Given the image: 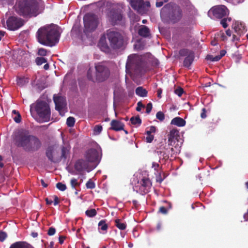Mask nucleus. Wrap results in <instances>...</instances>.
I'll list each match as a JSON object with an SVG mask.
<instances>
[{
    "label": "nucleus",
    "mask_w": 248,
    "mask_h": 248,
    "mask_svg": "<svg viewBox=\"0 0 248 248\" xmlns=\"http://www.w3.org/2000/svg\"><path fill=\"white\" fill-rule=\"evenodd\" d=\"M145 106L143 105L141 102L139 101L137 103V107L136 108V110L137 111H140L141 110V108H144Z\"/></svg>",
    "instance_id": "5fc2aeb1"
},
{
    "label": "nucleus",
    "mask_w": 248,
    "mask_h": 248,
    "mask_svg": "<svg viewBox=\"0 0 248 248\" xmlns=\"http://www.w3.org/2000/svg\"><path fill=\"white\" fill-rule=\"evenodd\" d=\"M59 202V199L57 196H54V205H57Z\"/></svg>",
    "instance_id": "052dcab7"
},
{
    "label": "nucleus",
    "mask_w": 248,
    "mask_h": 248,
    "mask_svg": "<svg viewBox=\"0 0 248 248\" xmlns=\"http://www.w3.org/2000/svg\"><path fill=\"white\" fill-rule=\"evenodd\" d=\"M35 110L41 120V122H47L50 119V108L45 101H37L35 106Z\"/></svg>",
    "instance_id": "423d86ee"
},
{
    "label": "nucleus",
    "mask_w": 248,
    "mask_h": 248,
    "mask_svg": "<svg viewBox=\"0 0 248 248\" xmlns=\"http://www.w3.org/2000/svg\"><path fill=\"white\" fill-rule=\"evenodd\" d=\"M173 151L174 149L173 148L170 149L167 148L166 145H164L163 144L157 149L156 153L159 156V157L160 159H163L166 161L169 158L170 151L173 152Z\"/></svg>",
    "instance_id": "a211bd4d"
},
{
    "label": "nucleus",
    "mask_w": 248,
    "mask_h": 248,
    "mask_svg": "<svg viewBox=\"0 0 248 248\" xmlns=\"http://www.w3.org/2000/svg\"><path fill=\"white\" fill-rule=\"evenodd\" d=\"M206 59L207 60L211 61V62H217L220 60L219 56H213L212 55H208L206 56Z\"/></svg>",
    "instance_id": "58836bf2"
},
{
    "label": "nucleus",
    "mask_w": 248,
    "mask_h": 248,
    "mask_svg": "<svg viewBox=\"0 0 248 248\" xmlns=\"http://www.w3.org/2000/svg\"><path fill=\"white\" fill-rule=\"evenodd\" d=\"M84 157L86 161L89 163L97 162L98 161L99 154L98 151L94 149H90L87 150Z\"/></svg>",
    "instance_id": "dca6fc26"
},
{
    "label": "nucleus",
    "mask_w": 248,
    "mask_h": 248,
    "mask_svg": "<svg viewBox=\"0 0 248 248\" xmlns=\"http://www.w3.org/2000/svg\"><path fill=\"white\" fill-rule=\"evenodd\" d=\"M74 169L78 174H83L85 171L90 172L95 167H91L89 164L83 159H78L74 164Z\"/></svg>",
    "instance_id": "9b49d317"
},
{
    "label": "nucleus",
    "mask_w": 248,
    "mask_h": 248,
    "mask_svg": "<svg viewBox=\"0 0 248 248\" xmlns=\"http://www.w3.org/2000/svg\"><path fill=\"white\" fill-rule=\"evenodd\" d=\"M86 186L88 189H93L95 187V183L92 180L89 179L86 184Z\"/></svg>",
    "instance_id": "e433bc0d"
},
{
    "label": "nucleus",
    "mask_w": 248,
    "mask_h": 248,
    "mask_svg": "<svg viewBox=\"0 0 248 248\" xmlns=\"http://www.w3.org/2000/svg\"><path fill=\"white\" fill-rule=\"evenodd\" d=\"M136 94L140 97H146L147 95V91L141 86L137 87L135 90Z\"/></svg>",
    "instance_id": "cd10ccee"
},
{
    "label": "nucleus",
    "mask_w": 248,
    "mask_h": 248,
    "mask_svg": "<svg viewBox=\"0 0 248 248\" xmlns=\"http://www.w3.org/2000/svg\"><path fill=\"white\" fill-rule=\"evenodd\" d=\"M170 124L177 126L182 127L186 125V122L183 118L179 117H176L171 120Z\"/></svg>",
    "instance_id": "bb28decb"
},
{
    "label": "nucleus",
    "mask_w": 248,
    "mask_h": 248,
    "mask_svg": "<svg viewBox=\"0 0 248 248\" xmlns=\"http://www.w3.org/2000/svg\"><path fill=\"white\" fill-rule=\"evenodd\" d=\"M98 230H101L102 231L105 232V233L107 232V230L108 229V225L106 223L105 220H102L98 223ZM105 233V232H103Z\"/></svg>",
    "instance_id": "c756f323"
},
{
    "label": "nucleus",
    "mask_w": 248,
    "mask_h": 248,
    "mask_svg": "<svg viewBox=\"0 0 248 248\" xmlns=\"http://www.w3.org/2000/svg\"><path fill=\"white\" fill-rule=\"evenodd\" d=\"M115 226L121 230H124L126 229V224L122 222V219L117 218L115 220Z\"/></svg>",
    "instance_id": "c85d7f7f"
},
{
    "label": "nucleus",
    "mask_w": 248,
    "mask_h": 248,
    "mask_svg": "<svg viewBox=\"0 0 248 248\" xmlns=\"http://www.w3.org/2000/svg\"><path fill=\"white\" fill-rule=\"evenodd\" d=\"M206 110L205 108H203L202 110V113H201V117L202 119H204L206 117Z\"/></svg>",
    "instance_id": "4d7b16f0"
},
{
    "label": "nucleus",
    "mask_w": 248,
    "mask_h": 248,
    "mask_svg": "<svg viewBox=\"0 0 248 248\" xmlns=\"http://www.w3.org/2000/svg\"><path fill=\"white\" fill-rule=\"evenodd\" d=\"M86 215L89 217H93L96 215V211L95 209L87 210L85 212Z\"/></svg>",
    "instance_id": "72a5a7b5"
},
{
    "label": "nucleus",
    "mask_w": 248,
    "mask_h": 248,
    "mask_svg": "<svg viewBox=\"0 0 248 248\" xmlns=\"http://www.w3.org/2000/svg\"><path fill=\"white\" fill-rule=\"evenodd\" d=\"M162 93V90L161 88H159L157 90V97L159 98H161V93Z\"/></svg>",
    "instance_id": "680f3d73"
},
{
    "label": "nucleus",
    "mask_w": 248,
    "mask_h": 248,
    "mask_svg": "<svg viewBox=\"0 0 248 248\" xmlns=\"http://www.w3.org/2000/svg\"><path fill=\"white\" fill-rule=\"evenodd\" d=\"M163 181V179H162L160 175H159V177H158L156 179V182H159V183H161Z\"/></svg>",
    "instance_id": "338daca9"
},
{
    "label": "nucleus",
    "mask_w": 248,
    "mask_h": 248,
    "mask_svg": "<svg viewBox=\"0 0 248 248\" xmlns=\"http://www.w3.org/2000/svg\"><path fill=\"white\" fill-rule=\"evenodd\" d=\"M179 131L176 129H172L168 135V145H171L176 148L179 146V144L176 142H178V138H180Z\"/></svg>",
    "instance_id": "2eb2a0df"
},
{
    "label": "nucleus",
    "mask_w": 248,
    "mask_h": 248,
    "mask_svg": "<svg viewBox=\"0 0 248 248\" xmlns=\"http://www.w3.org/2000/svg\"><path fill=\"white\" fill-rule=\"evenodd\" d=\"M111 127L110 129L119 131L122 130H124V124L123 123L117 120H113L111 121L110 123Z\"/></svg>",
    "instance_id": "4be33fe9"
},
{
    "label": "nucleus",
    "mask_w": 248,
    "mask_h": 248,
    "mask_svg": "<svg viewBox=\"0 0 248 248\" xmlns=\"http://www.w3.org/2000/svg\"><path fill=\"white\" fill-rule=\"evenodd\" d=\"M2 26L9 31H15L21 28L25 24V20L16 16H10L5 21L4 18L1 20Z\"/></svg>",
    "instance_id": "0eeeda50"
},
{
    "label": "nucleus",
    "mask_w": 248,
    "mask_h": 248,
    "mask_svg": "<svg viewBox=\"0 0 248 248\" xmlns=\"http://www.w3.org/2000/svg\"><path fill=\"white\" fill-rule=\"evenodd\" d=\"M87 78L89 80L93 81V70L89 68L87 72Z\"/></svg>",
    "instance_id": "c03bdc74"
},
{
    "label": "nucleus",
    "mask_w": 248,
    "mask_h": 248,
    "mask_svg": "<svg viewBox=\"0 0 248 248\" xmlns=\"http://www.w3.org/2000/svg\"><path fill=\"white\" fill-rule=\"evenodd\" d=\"M65 236H60L59 237V243L60 244H63V242H64V240L65 239Z\"/></svg>",
    "instance_id": "13d9d810"
},
{
    "label": "nucleus",
    "mask_w": 248,
    "mask_h": 248,
    "mask_svg": "<svg viewBox=\"0 0 248 248\" xmlns=\"http://www.w3.org/2000/svg\"><path fill=\"white\" fill-rule=\"evenodd\" d=\"M169 1V0H164L163 1H157L156 2L155 5L157 7H161L164 3H167Z\"/></svg>",
    "instance_id": "603ef678"
},
{
    "label": "nucleus",
    "mask_w": 248,
    "mask_h": 248,
    "mask_svg": "<svg viewBox=\"0 0 248 248\" xmlns=\"http://www.w3.org/2000/svg\"><path fill=\"white\" fill-rule=\"evenodd\" d=\"M226 53V51L225 50H221L220 51V54L217 56H219L220 59H221V58L225 55Z\"/></svg>",
    "instance_id": "bf43d9fd"
},
{
    "label": "nucleus",
    "mask_w": 248,
    "mask_h": 248,
    "mask_svg": "<svg viewBox=\"0 0 248 248\" xmlns=\"http://www.w3.org/2000/svg\"><path fill=\"white\" fill-rule=\"evenodd\" d=\"M40 2L38 0H18L15 5V11L24 17L36 16L39 14Z\"/></svg>",
    "instance_id": "7ed1b4c3"
},
{
    "label": "nucleus",
    "mask_w": 248,
    "mask_h": 248,
    "mask_svg": "<svg viewBox=\"0 0 248 248\" xmlns=\"http://www.w3.org/2000/svg\"><path fill=\"white\" fill-rule=\"evenodd\" d=\"M70 185L72 188H76V186H80V183L78 182L77 179L73 178L70 180Z\"/></svg>",
    "instance_id": "c9c22d12"
},
{
    "label": "nucleus",
    "mask_w": 248,
    "mask_h": 248,
    "mask_svg": "<svg viewBox=\"0 0 248 248\" xmlns=\"http://www.w3.org/2000/svg\"><path fill=\"white\" fill-rule=\"evenodd\" d=\"M35 62L38 65H41L43 63L46 62L47 60L45 58L38 57L36 58Z\"/></svg>",
    "instance_id": "f704fd0d"
},
{
    "label": "nucleus",
    "mask_w": 248,
    "mask_h": 248,
    "mask_svg": "<svg viewBox=\"0 0 248 248\" xmlns=\"http://www.w3.org/2000/svg\"><path fill=\"white\" fill-rule=\"evenodd\" d=\"M152 109V104L151 102H149L147 104L146 107V112L148 114L150 113Z\"/></svg>",
    "instance_id": "09e8293b"
},
{
    "label": "nucleus",
    "mask_w": 248,
    "mask_h": 248,
    "mask_svg": "<svg viewBox=\"0 0 248 248\" xmlns=\"http://www.w3.org/2000/svg\"><path fill=\"white\" fill-rule=\"evenodd\" d=\"M56 230L54 228L50 227L48 230L47 234L49 236H52L55 233Z\"/></svg>",
    "instance_id": "3c124183"
},
{
    "label": "nucleus",
    "mask_w": 248,
    "mask_h": 248,
    "mask_svg": "<svg viewBox=\"0 0 248 248\" xmlns=\"http://www.w3.org/2000/svg\"><path fill=\"white\" fill-rule=\"evenodd\" d=\"M40 182H41V184L42 186L43 187H46L48 185H47V183H46L45 182L44 180H43V179H41V180H40Z\"/></svg>",
    "instance_id": "69168bd1"
},
{
    "label": "nucleus",
    "mask_w": 248,
    "mask_h": 248,
    "mask_svg": "<svg viewBox=\"0 0 248 248\" xmlns=\"http://www.w3.org/2000/svg\"><path fill=\"white\" fill-rule=\"evenodd\" d=\"M232 20L231 17H224L222 18V20L220 21V24L222 25V27L224 28H226L228 27L227 22H231Z\"/></svg>",
    "instance_id": "2f4dec72"
},
{
    "label": "nucleus",
    "mask_w": 248,
    "mask_h": 248,
    "mask_svg": "<svg viewBox=\"0 0 248 248\" xmlns=\"http://www.w3.org/2000/svg\"><path fill=\"white\" fill-rule=\"evenodd\" d=\"M16 145L22 148L25 152L33 153L40 150L42 146L40 140L36 136L30 134L27 130H21L15 136Z\"/></svg>",
    "instance_id": "f257e3e1"
},
{
    "label": "nucleus",
    "mask_w": 248,
    "mask_h": 248,
    "mask_svg": "<svg viewBox=\"0 0 248 248\" xmlns=\"http://www.w3.org/2000/svg\"><path fill=\"white\" fill-rule=\"evenodd\" d=\"M146 138V141L148 143H151L154 140V136L152 135H147Z\"/></svg>",
    "instance_id": "6e6d98bb"
},
{
    "label": "nucleus",
    "mask_w": 248,
    "mask_h": 248,
    "mask_svg": "<svg viewBox=\"0 0 248 248\" xmlns=\"http://www.w3.org/2000/svg\"><path fill=\"white\" fill-rule=\"evenodd\" d=\"M226 33L228 36H231L232 34V31L228 29L226 31Z\"/></svg>",
    "instance_id": "774afa93"
},
{
    "label": "nucleus",
    "mask_w": 248,
    "mask_h": 248,
    "mask_svg": "<svg viewBox=\"0 0 248 248\" xmlns=\"http://www.w3.org/2000/svg\"><path fill=\"white\" fill-rule=\"evenodd\" d=\"M46 203L47 205H51L53 203V201L52 199H49L47 198L46 199Z\"/></svg>",
    "instance_id": "0e129e2a"
},
{
    "label": "nucleus",
    "mask_w": 248,
    "mask_h": 248,
    "mask_svg": "<svg viewBox=\"0 0 248 248\" xmlns=\"http://www.w3.org/2000/svg\"><path fill=\"white\" fill-rule=\"evenodd\" d=\"M54 152V148L53 146H48L46 149V155L48 160L54 163L59 162V160H55L53 158V153Z\"/></svg>",
    "instance_id": "393cba45"
},
{
    "label": "nucleus",
    "mask_w": 248,
    "mask_h": 248,
    "mask_svg": "<svg viewBox=\"0 0 248 248\" xmlns=\"http://www.w3.org/2000/svg\"><path fill=\"white\" fill-rule=\"evenodd\" d=\"M212 11L214 16L219 19L222 18L229 15V10L225 6L223 5L213 7Z\"/></svg>",
    "instance_id": "ddd939ff"
},
{
    "label": "nucleus",
    "mask_w": 248,
    "mask_h": 248,
    "mask_svg": "<svg viewBox=\"0 0 248 248\" xmlns=\"http://www.w3.org/2000/svg\"><path fill=\"white\" fill-rule=\"evenodd\" d=\"M130 5L133 9L141 13L144 10L145 3L143 0H130Z\"/></svg>",
    "instance_id": "6ab92c4d"
},
{
    "label": "nucleus",
    "mask_w": 248,
    "mask_h": 248,
    "mask_svg": "<svg viewBox=\"0 0 248 248\" xmlns=\"http://www.w3.org/2000/svg\"><path fill=\"white\" fill-rule=\"evenodd\" d=\"M57 188L61 191H63L66 189V186L61 182H59L56 184Z\"/></svg>",
    "instance_id": "ea45409f"
},
{
    "label": "nucleus",
    "mask_w": 248,
    "mask_h": 248,
    "mask_svg": "<svg viewBox=\"0 0 248 248\" xmlns=\"http://www.w3.org/2000/svg\"><path fill=\"white\" fill-rule=\"evenodd\" d=\"M138 184L140 185V190L144 194L148 193L150 191L152 186L150 179L146 177H143L139 181Z\"/></svg>",
    "instance_id": "4468645a"
},
{
    "label": "nucleus",
    "mask_w": 248,
    "mask_h": 248,
    "mask_svg": "<svg viewBox=\"0 0 248 248\" xmlns=\"http://www.w3.org/2000/svg\"><path fill=\"white\" fill-rule=\"evenodd\" d=\"M130 121L131 124L133 125H137V126H140L141 124V120L139 116H137L136 117H132L130 118Z\"/></svg>",
    "instance_id": "7c9ffc66"
},
{
    "label": "nucleus",
    "mask_w": 248,
    "mask_h": 248,
    "mask_svg": "<svg viewBox=\"0 0 248 248\" xmlns=\"http://www.w3.org/2000/svg\"><path fill=\"white\" fill-rule=\"evenodd\" d=\"M98 45L102 51L106 53H109L110 51V47L106 42L105 37H101Z\"/></svg>",
    "instance_id": "b1692460"
},
{
    "label": "nucleus",
    "mask_w": 248,
    "mask_h": 248,
    "mask_svg": "<svg viewBox=\"0 0 248 248\" xmlns=\"http://www.w3.org/2000/svg\"><path fill=\"white\" fill-rule=\"evenodd\" d=\"M102 126L101 125H96L93 128L94 135H99L102 131Z\"/></svg>",
    "instance_id": "4c0bfd02"
},
{
    "label": "nucleus",
    "mask_w": 248,
    "mask_h": 248,
    "mask_svg": "<svg viewBox=\"0 0 248 248\" xmlns=\"http://www.w3.org/2000/svg\"><path fill=\"white\" fill-rule=\"evenodd\" d=\"M71 147L69 144H67L61 147V155L58 160L59 162L62 160L64 162L66 161L67 158L69 156L70 154Z\"/></svg>",
    "instance_id": "aec40b11"
},
{
    "label": "nucleus",
    "mask_w": 248,
    "mask_h": 248,
    "mask_svg": "<svg viewBox=\"0 0 248 248\" xmlns=\"http://www.w3.org/2000/svg\"><path fill=\"white\" fill-rule=\"evenodd\" d=\"M28 81L24 78H20L17 79V83L19 86H22Z\"/></svg>",
    "instance_id": "a19ab883"
},
{
    "label": "nucleus",
    "mask_w": 248,
    "mask_h": 248,
    "mask_svg": "<svg viewBox=\"0 0 248 248\" xmlns=\"http://www.w3.org/2000/svg\"><path fill=\"white\" fill-rule=\"evenodd\" d=\"M110 20L112 24L115 25L122 19V15L118 11L111 10L109 14Z\"/></svg>",
    "instance_id": "412c9836"
},
{
    "label": "nucleus",
    "mask_w": 248,
    "mask_h": 248,
    "mask_svg": "<svg viewBox=\"0 0 248 248\" xmlns=\"http://www.w3.org/2000/svg\"><path fill=\"white\" fill-rule=\"evenodd\" d=\"M161 15H167L173 23L179 22L183 17V12L180 7L177 5L166 4L161 10Z\"/></svg>",
    "instance_id": "20e7f679"
},
{
    "label": "nucleus",
    "mask_w": 248,
    "mask_h": 248,
    "mask_svg": "<svg viewBox=\"0 0 248 248\" xmlns=\"http://www.w3.org/2000/svg\"><path fill=\"white\" fill-rule=\"evenodd\" d=\"M233 29L234 30V31L239 35L243 34L246 31V28L244 24L238 21H236L233 24Z\"/></svg>",
    "instance_id": "5701e85b"
},
{
    "label": "nucleus",
    "mask_w": 248,
    "mask_h": 248,
    "mask_svg": "<svg viewBox=\"0 0 248 248\" xmlns=\"http://www.w3.org/2000/svg\"><path fill=\"white\" fill-rule=\"evenodd\" d=\"M138 34L143 37H148L150 36L149 29L146 26L142 25L138 31Z\"/></svg>",
    "instance_id": "a878e982"
},
{
    "label": "nucleus",
    "mask_w": 248,
    "mask_h": 248,
    "mask_svg": "<svg viewBox=\"0 0 248 248\" xmlns=\"http://www.w3.org/2000/svg\"><path fill=\"white\" fill-rule=\"evenodd\" d=\"M158 212L164 215H166L168 213V210L164 206H161L159 209Z\"/></svg>",
    "instance_id": "8fccbe9b"
},
{
    "label": "nucleus",
    "mask_w": 248,
    "mask_h": 248,
    "mask_svg": "<svg viewBox=\"0 0 248 248\" xmlns=\"http://www.w3.org/2000/svg\"><path fill=\"white\" fill-rule=\"evenodd\" d=\"M7 237V234L5 232L0 231V242H3Z\"/></svg>",
    "instance_id": "de8ad7c7"
},
{
    "label": "nucleus",
    "mask_w": 248,
    "mask_h": 248,
    "mask_svg": "<svg viewBox=\"0 0 248 248\" xmlns=\"http://www.w3.org/2000/svg\"><path fill=\"white\" fill-rule=\"evenodd\" d=\"M47 54V50L44 48H40L38 49V54L40 56H45Z\"/></svg>",
    "instance_id": "37998d69"
},
{
    "label": "nucleus",
    "mask_w": 248,
    "mask_h": 248,
    "mask_svg": "<svg viewBox=\"0 0 248 248\" xmlns=\"http://www.w3.org/2000/svg\"><path fill=\"white\" fill-rule=\"evenodd\" d=\"M174 92L176 94L180 97L184 93V90L181 87H178L175 90Z\"/></svg>",
    "instance_id": "a18cd8bd"
},
{
    "label": "nucleus",
    "mask_w": 248,
    "mask_h": 248,
    "mask_svg": "<svg viewBox=\"0 0 248 248\" xmlns=\"http://www.w3.org/2000/svg\"><path fill=\"white\" fill-rule=\"evenodd\" d=\"M156 117L160 121H163L165 119L164 114L160 111L157 112Z\"/></svg>",
    "instance_id": "79ce46f5"
},
{
    "label": "nucleus",
    "mask_w": 248,
    "mask_h": 248,
    "mask_svg": "<svg viewBox=\"0 0 248 248\" xmlns=\"http://www.w3.org/2000/svg\"><path fill=\"white\" fill-rule=\"evenodd\" d=\"M110 46L113 49H119L124 45V40L122 34L118 31H108L107 33Z\"/></svg>",
    "instance_id": "6e6552de"
},
{
    "label": "nucleus",
    "mask_w": 248,
    "mask_h": 248,
    "mask_svg": "<svg viewBox=\"0 0 248 248\" xmlns=\"http://www.w3.org/2000/svg\"><path fill=\"white\" fill-rule=\"evenodd\" d=\"M60 35L59 27L54 25L40 28L36 34L41 44L51 47L59 42Z\"/></svg>",
    "instance_id": "f03ea898"
},
{
    "label": "nucleus",
    "mask_w": 248,
    "mask_h": 248,
    "mask_svg": "<svg viewBox=\"0 0 248 248\" xmlns=\"http://www.w3.org/2000/svg\"><path fill=\"white\" fill-rule=\"evenodd\" d=\"M179 54L181 56L186 57L183 62V66L189 68L194 61L195 58L194 52L192 50L183 48L179 50Z\"/></svg>",
    "instance_id": "f8f14e48"
},
{
    "label": "nucleus",
    "mask_w": 248,
    "mask_h": 248,
    "mask_svg": "<svg viewBox=\"0 0 248 248\" xmlns=\"http://www.w3.org/2000/svg\"><path fill=\"white\" fill-rule=\"evenodd\" d=\"M95 78L99 82H102L107 79L110 75L108 68L102 63H98L95 65Z\"/></svg>",
    "instance_id": "9d476101"
},
{
    "label": "nucleus",
    "mask_w": 248,
    "mask_h": 248,
    "mask_svg": "<svg viewBox=\"0 0 248 248\" xmlns=\"http://www.w3.org/2000/svg\"><path fill=\"white\" fill-rule=\"evenodd\" d=\"M14 121L16 123H19L21 121V116L19 112H17V116L14 118Z\"/></svg>",
    "instance_id": "864d4df0"
},
{
    "label": "nucleus",
    "mask_w": 248,
    "mask_h": 248,
    "mask_svg": "<svg viewBox=\"0 0 248 248\" xmlns=\"http://www.w3.org/2000/svg\"><path fill=\"white\" fill-rule=\"evenodd\" d=\"M152 167L154 168L155 170H156L159 168V165L158 163L153 162L152 163Z\"/></svg>",
    "instance_id": "e2e57ef3"
},
{
    "label": "nucleus",
    "mask_w": 248,
    "mask_h": 248,
    "mask_svg": "<svg viewBox=\"0 0 248 248\" xmlns=\"http://www.w3.org/2000/svg\"><path fill=\"white\" fill-rule=\"evenodd\" d=\"M84 32H92L95 30L98 24L97 16L93 14H86L83 17Z\"/></svg>",
    "instance_id": "1a4fd4ad"
},
{
    "label": "nucleus",
    "mask_w": 248,
    "mask_h": 248,
    "mask_svg": "<svg viewBox=\"0 0 248 248\" xmlns=\"http://www.w3.org/2000/svg\"><path fill=\"white\" fill-rule=\"evenodd\" d=\"M156 131V127L155 126H151L149 127V130H147L146 132V134L147 135H151L152 133H155Z\"/></svg>",
    "instance_id": "49530a36"
},
{
    "label": "nucleus",
    "mask_w": 248,
    "mask_h": 248,
    "mask_svg": "<svg viewBox=\"0 0 248 248\" xmlns=\"http://www.w3.org/2000/svg\"><path fill=\"white\" fill-rule=\"evenodd\" d=\"M53 100L55 104V109L61 113V111L66 107L67 105L65 97L54 94Z\"/></svg>",
    "instance_id": "f3484780"
},
{
    "label": "nucleus",
    "mask_w": 248,
    "mask_h": 248,
    "mask_svg": "<svg viewBox=\"0 0 248 248\" xmlns=\"http://www.w3.org/2000/svg\"><path fill=\"white\" fill-rule=\"evenodd\" d=\"M75 119L73 117H69L66 120V124L68 127H73L75 125Z\"/></svg>",
    "instance_id": "473e14b6"
},
{
    "label": "nucleus",
    "mask_w": 248,
    "mask_h": 248,
    "mask_svg": "<svg viewBox=\"0 0 248 248\" xmlns=\"http://www.w3.org/2000/svg\"><path fill=\"white\" fill-rule=\"evenodd\" d=\"M125 67L127 73L133 72L136 74H140L143 71V62L138 56L131 55L128 57Z\"/></svg>",
    "instance_id": "39448f33"
}]
</instances>
